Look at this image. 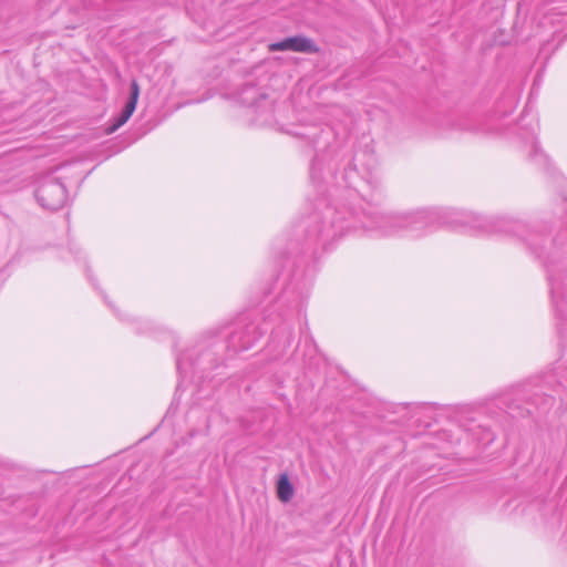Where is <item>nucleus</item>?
<instances>
[{
    "mask_svg": "<svg viewBox=\"0 0 567 567\" xmlns=\"http://www.w3.org/2000/svg\"><path fill=\"white\" fill-rule=\"evenodd\" d=\"M300 227L306 231L309 240L320 241L323 246L344 231L339 213L323 199L318 202L316 210L301 221Z\"/></svg>",
    "mask_w": 567,
    "mask_h": 567,
    "instance_id": "1",
    "label": "nucleus"
},
{
    "mask_svg": "<svg viewBox=\"0 0 567 567\" xmlns=\"http://www.w3.org/2000/svg\"><path fill=\"white\" fill-rule=\"evenodd\" d=\"M462 226H468L474 230H482L486 233H503L522 236L526 229L525 224L519 220L499 217L494 219H484L476 216H465L461 220Z\"/></svg>",
    "mask_w": 567,
    "mask_h": 567,
    "instance_id": "2",
    "label": "nucleus"
},
{
    "mask_svg": "<svg viewBox=\"0 0 567 567\" xmlns=\"http://www.w3.org/2000/svg\"><path fill=\"white\" fill-rule=\"evenodd\" d=\"M35 197L39 204L49 210L62 208L66 202V188L56 178L48 177L38 187Z\"/></svg>",
    "mask_w": 567,
    "mask_h": 567,
    "instance_id": "3",
    "label": "nucleus"
},
{
    "mask_svg": "<svg viewBox=\"0 0 567 567\" xmlns=\"http://www.w3.org/2000/svg\"><path fill=\"white\" fill-rule=\"evenodd\" d=\"M267 327H260L255 322H249L245 327H239L233 331L228 338V348L235 352L250 349L256 341L268 330Z\"/></svg>",
    "mask_w": 567,
    "mask_h": 567,
    "instance_id": "4",
    "label": "nucleus"
},
{
    "mask_svg": "<svg viewBox=\"0 0 567 567\" xmlns=\"http://www.w3.org/2000/svg\"><path fill=\"white\" fill-rule=\"evenodd\" d=\"M140 96V85L136 80L131 82L130 97L125 103L121 114L114 120V123L109 127V133L115 132L122 125H124L132 116L136 109L137 100Z\"/></svg>",
    "mask_w": 567,
    "mask_h": 567,
    "instance_id": "5",
    "label": "nucleus"
},
{
    "mask_svg": "<svg viewBox=\"0 0 567 567\" xmlns=\"http://www.w3.org/2000/svg\"><path fill=\"white\" fill-rule=\"evenodd\" d=\"M140 96V85L136 80L131 82L130 97L125 103L121 114L114 120V123L109 127V133L115 132L122 125H124L132 116L136 109L137 100Z\"/></svg>",
    "mask_w": 567,
    "mask_h": 567,
    "instance_id": "6",
    "label": "nucleus"
},
{
    "mask_svg": "<svg viewBox=\"0 0 567 567\" xmlns=\"http://www.w3.org/2000/svg\"><path fill=\"white\" fill-rule=\"evenodd\" d=\"M140 96V85L136 80L131 82L130 97L125 103L121 114L114 120V123L109 127V133L115 132L122 125H124L132 116L136 109L137 100Z\"/></svg>",
    "mask_w": 567,
    "mask_h": 567,
    "instance_id": "7",
    "label": "nucleus"
},
{
    "mask_svg": "<svg viewBox=\"0 0 567 567\" xmlns=\"http://www.w3.org/2000/svg\"><path fill=\"white\" fill-rule=\"evenodd\" d=\"M389 229H384V234L391 235L399 228H412L415 229L419 224H423L419 215L415 216H403V217H391L386 221Z\"/></svg>",
    "mask_w": 567,
    "mask_h": 567,
    "instance_id": "8",
    "label": "nucleus"
},
{
    "mask_svg": "<svg viewBox=\"0 0 567 567\" xmlns=\"http://www.w3.org/2000/svg\"><path fill=\"white\" fill-rule=\"evenodd\" d=\"M288 51L315 53L318 51L317 45L309 38L297 35L287 38Z\"/></svg>",
    "mask_w": 567,
    "mask_h": 567,
    "instance_id": "9",
    "label": "nucleus"
},
{
    "mask_svg": "<svg viewBox=\"0 0 567 567\" xmlns=\"http://www.w3.org/2000/svg\"><path fill=\"white\" fill-rule=\"evenodd\" d=\"M277 493L282 502H289L293 496V486L286 474L281 475L278 481Z\"/></svg>",
    "mask_w": 567,
    "mask_h": 567,
    "instance_id": "10",
    "label": "nucleus"
},
{
    "mask_svg": "<svg viewBox=\"0 0 567 567\" xmlns=\"http://www.w3.org/2000/svg\"><path fill=\"white\" fill-rule=\"evenodd\" d=\"M529 157L532 161H534L536 164L540 166L546 167L548 165V158L546 154L543 153L538 145V142L535 140L530 142Z\"/></svg>",
    "mask_w": 567,
    "mask_h": 567,
    "instance_id": "11",
    "label": "nucleus"
},
{
    "mask_svg": "<svg viewBox=\"0 0 567 567\" xmlns=\"http://www.w3.org/2000/svg\"><path fill=\"white\" fill-rule=\"evenodd\" d=\"M270 51H288L287 39L270 44Z\"/></svg>",
    "mask_w": 567,
    "mask_h": 567,
    "instance_id": "12",
    "label": "nucleus"
},
{
    "mask_svg": "<svg viewBox=\"0 0 567 567\" xmlns=\"http://www.w3.org/2000/svg\"><path fill=\"white\" fill-rule=\"evenodd\" d=\"M539 399L542 400V404L544 405V408H543L544 411L546 410V408H550L554 404L553 396H542Z\"/></svg>",
    "mask_w": 567,
    "mask_h": 567,
    "instance_id": "13",
    "label": "nucleus"
},
{
    "mask_svg": "<svg viewBox=\"0 0 567 567\" xmlns=\"http://www.w3.org/2000/svg\"><path fill=\"white\" fill-rule=\"evenodd\" d=\"M176 365H177V370L179 372L182 371H185L187 370V367H186V363H185V359L183 357H177L176 359Z\"/></svg>",
    "mask_w": 567,
    "mask_h": 567,
    "instance_id": "14",
    "label": "nucleus"
},
{
    "mask_svg": "<svg viewBox=\"0 0 567 567\" xmlns=\"http://www.w3.org/2000/svg\"><path fill=\"white\" fill-rule=\"evenodd\" d=\"M290 341H291V332L289 331L288 337H287V339H286V341H285V343H284V347L289 346V344H290Z\"/></svg>",
    "mask_w": 567,
    "mask_h": 567,
    "instance_id": "15",
    "label": "nucleus"
},
{
    "mask_svg": "<svg viewBox=\"0 0 567 567\" xmlns=\"http://www.w3.org/2000/svg\"><path fill=\"white\" fill-rule=\"evenodd\" d=\"M245 92H251L254 95H257V90H256L255 87H252V86L247 87V89L245 90Z\"/></svg>",
    "mask_w": 567,
    "mask_h": 567,
    "instance_id": "16",
    "label": "nucleus"
},
{
    "mask_svg": "<svg viewBox=\"0 0 567 567\" xmlns=\"http://www.w3.org/2000/svg\"><path fill=\"white\" fill-rule=\"evenodd\" d=\"M317 165V158L313 161L312 167H311V176L313 177L315 167Z\"/></svg>",
    "mask_w": 567,
    "mask_h": 567,
    "instance_id": "17",
    "label": "nucleus"
},
{
    "mask_svg": "<svg viewBox=\"0 0 567 567\" xmlns=\"http://www.w3.org/2000/svg\"><path fill=\"white\" fill-rule=\"evenodd\" d=\"M259 95V101H266V95L264 94H258Z\"/></svg>",
    "mask_w": 567,
    "mask_h": 567,
    "instance_id": "18",
    "label": "nucleus"
}]
</instances>
